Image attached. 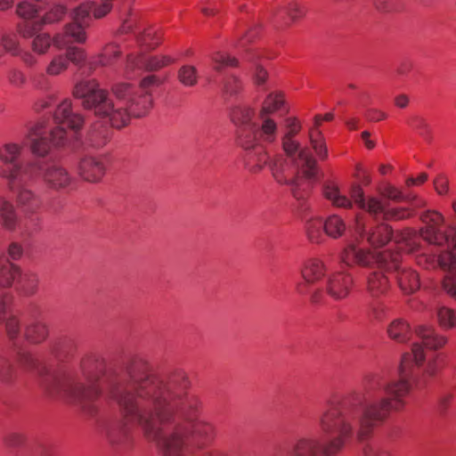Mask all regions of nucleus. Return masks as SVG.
I'll return each instance as SVG.
<instances>
[{
	"label": "nucleus",
	"mask_w": 456,
	"mask_h": 456,
	"mask_svg": "<svg viewBox=\"0 0 456 456\" xmlns=\"http://www.w3.org/2000/svg\"><path fill=\"white\" fill-rule=\"evenodd\" d=\"M422 345L415 343L403 354L398 379H388L385 373L364 377L363 393L352 392L327 402L319 417V428L328 438L322 443L315 436H303L292 448V456H338L353 440L370 438L393 411H401L412 388V379L425 362Z\"/></svg>",
	"instance_id": "obj_1"
},
{
	"label": "nucleus",
	"mask_w": 456,
	"mask_h": 456,
	"mask_svg": "<svg viewBox=\"0 0 456 456\" xmlns=\"http://www.w3.org/2000/svg\"><path fill=\"white\" fill-rule=\"evenodd\" d=\"M81 372L86 387L94 386L100 390L94 402V413L77 406L85 415L94 417L98 413L102 394L100 382L109 399L118 408L120 418L106 427V437L113 450L125 452L133 447L136 426L149 442L158 445L161 439L160 425L173 419V408L163 395L161 374L152 371L145 358L134 355L122 364H109L100 354H87L81 359Z\"/></svg>",
	"instance_id": "obj_2"
},
{
	"label": "nucleus",
	"mask_w": 456,
	"mask_h": 456,
	"mask_svg": "<svg viewBox=\"0 0 456 456\" xmlns=\"http://www.w3.org/2000/svg\"><path fill=\"white\" fill-rule=\"evenodd\" d=\"M163 395L173 410V419L160 425L161 439L171 444L174 436L183 440V450L188 452L192 446L202 448L215 437V427L208 422L194 421L201 403L199 397L189 392L191 382L186 372L175 370L161 374Z\"/></svg>",
	"instance_id": "obj_3"
},
{
	"label": "nucleus",
	"mask_w": 456,
	"mask_h": 456,
	"mask_svg": "<svg viewBox=\"0 0 456 456\" xmlns=\"http://www.w3.org/2000/svg\"><path fill=\"white\" fill-rule=\"evenodd\" d=\"M15 360L21 370L37 373L42 379L46 392L53 397L62 398L80 406L84 411H95L94 400L100 390L95 387H86V382L79 370L63 367L54 374H50L47 366L32 351L22 346H14Z\"/></svg>",
	"instance_id": "obj_4"
},
{
	"label": "nucleus",
	"mask_w": 456,
	"mask_h": 456,
	"mask_svg": "<svg viewBox=\"0 0 456 456\" xmlns=\"http://www.w3.org/2000/svg\"><path fill=\"white\" fill-rule=\"evenodd\" d=\"M73 95L80 99L82 106L93 110L95 116L109 118L113 128H123L128 125L132 117L142 118L152 108L153 100L150 92L137 91L129 98L126 107L114 104L109 93L101 88L95 80L77 83L73 89Z\"/></svg>",
	"instance_id": "obj_5"
},
{
	"label": "nucleus",
	"mask_w": 456,
	"mask_h": 456,
	"mask_svg": "<svg viewBox=\"0 0 456 456\" xmlns=\"http://www.w3.org/2000/svg\"><path fill=\"white\" fill-rule=\"evenodd\" d=\"M340 262L348 267L379 266L396 271V281L399 289L405 295H411L420 288L419 274L409 267H401V255L397 251L384 250L374 253L370 249L355 245L346 247L340 253Z\"/></svg>",
	"instance_id": "obj_6"
},
{
	"label": "nucleus",
	"mask_w": 456,
	"mask_h": 456,
	"mask_svg": "<svg viewBox=\"0 0 456 456\" xmlns=\"http://www.w3.org/2000/svg\"><path fill=\"white\" fill-rule=\"evenodd\" d=\"M54 122L58 125L55 128L46 131L43 123H37L28 130V140L32 154L43 159L51 151L52 147L64 145L67 140L65 127L74 131L79 130L84 125L82 115L74 113L71 109V102L63 100L56 108L53 114Z\"/></svg>",
	"instance_id": "obj_7"
},
{
	"label": "nucleus",
	"mask_w": 456,
	"mask_h": 456,
	"mask_svg": "<svg viewBox=\"0 0 456 456\" xmlns=\"http://www.w3.org/2000/svg\"><path fill=\"white\" fill-rule=\"evenodd\" d=\"M7 189L13 194L14 203L22 215V235L32 237L44 228L42 210L45 201L42 194L24 183L20 178L6 183Z\"/></svg>",
	"instance_id": "obj_8"
},
{
	"label": "nucleus",
	"mask_w": 456,
	"mask_h": 456,
	"mask_svg": "<svg viewBox=\"0 0 456 456\" xmlns=\"http://www.w3.org/2000/svg\"><path fill=\"white\" fill-rule=\"evenodd\" d=\"M420 220L425 224L420 229L421 238L429 244L451 246L452 248L441 252L437 262L439 265L450 272L456 273V238H450L442 231L444 216L436 210H427L420 215Z\"/></svg>",
	"instance_id": "obj_9"
},
{
	"label": "nucleus",
	"mask_w": 456,
	"mask_h": 456,
	"mask_svg": "<svg viewBox=\"0 0 456 456\" xmlns=\"http://www.w3.org/2000/svg\"><path fill=\"white\" fill-rule=\"evenodd\" d=\"M355 229L361 237L366 238L368 242L375 248L385 246L394 238L393 229L390 225L379 224L368 229L360 216H356ZM420 237L421 234H418L415 230L406 228L396 233L395 241L399 245L401 250L414 253L419 248Z\"/></svg>",
	"instance_id": "obj_10"
},
{
	"label": "nucleus",
	"mask_w": 456,
	"mask_h": 456,
	"mask_svg": "<svg viewBox=\"0 0 456 456\" xmlns=\"http://www.w3.org/2000/svg\"><path fill=\"white\" fill-rule=\"evenodd\" d=\"M27 170L30 171L28 177L40 176L45 185L53 191H68L75 183L72 174L58 161L36 159L28 161Z\"/></svg>",
	"instance_id": "obj_11"
},
{
	"label": "nucleus",
	"mask_w": 456,
	"mask_h": 456,
	"mask_svg": "<svg viewBox=\"0 0 456 456\" xmlns=\"http://www.w3.org/2000/svg\"><path fill=\"white\" fill-rule=\"evenodd\" d=\"M354 286L352 275L345 271H337L328 275L325 286L312 290L310 301L320 304L323 301L324 293L336 301L346 299Z\"/></svg>",
	"instance_id": "obj_12"
},
{
	"label": "nucleus",
	"mask_w": 456,
	"mask_h": 456,
	"mask_svg": "<svg viewBox=\"0 0 456 456\" xmlns=\"http://www.w3.org/2000/svg\"><path fill=\"white\" fill-rule=\"evenodd\" d=\"M299 159L302 161L303 175H297L293 179H289L286 184L291 187V193L295 199L304 200L309 196L313 182L316 180L318 167L315 159L308 149L299 152Z\"/></svg>",
	"instance_id": "obj_13"
},
{
	"label": "nucleus",
	"mask_w": 456,
	"mask_h": 456,
	"mask_svg": "<svg viewBox=\"0 0 456 456\" xmlns=\"http://www.w3.org/2000/svg\"><path fill=\"white\" fill-rule=\"evenodd\" d=\"M21 147L16 143H5L0 147V177L9 182L28 176L27 170L28 161L22 164L20 161Z\"/></svg>",
	"instance_id": "obj_14"
},
{
	"label": "nucleus",
	"mask_w": 456,
	"mask_h": 456,
	"mask_svg": "<svg viewBox=\"0 0 456 456\" xmlns=\"http://www.w3.org/2000/svg\"><path fill=\"white\" fill-rule=\"evenodd\" d=\"M327 273L326 265L320 258H310L305 262L301 269V275L304 280L297 285V290L301 295L311 294L310 285L321 281Z\"/></svg>",
	"instance_id": "obj_15"
},
{
	"label": "nucleus",
	"mask_w": 456,
	"mask_h": 456,
	"mask_svg": "<svg viewBox=\"0 0 456 456\" xmlns=\"http://www.w3.org/2000/svg\"><path fill=\"white\" fill-rule=\"evenodd\" d=\"M370 271L366 276V291L374 299H379L387 295L391 283L386 273L391 269H386L374 264L372 266H364Z\"/></svg>",
	"instance_id": "obj_16"
},
{
	"label": "nucleus",
	"mask_w": 456,
	"mask_h": 456,
	"mask_svg": "<svg viewBox=\"0 0 456 456\" xmlns=\"http://www.w3.org/2000/svg\"><path fill=\"white\" fill-rule=\"evenodd\" d=\"M370 215L375 218L382 215L385 221L398 222L412 217L415 215L411 208L386 207L381 200L375 197L370 198Z\"/></svg>",
	"instance_id": "obj_17"
},
{
	"label": "nucleus",
	"mask_w": 456,
	"mask_h": 456,
	"mask_svg": "<svg viewBox=\"0 0 456 456\" xmlns=\"http://www.w3.org/2000/svg\"><path fill=\"white\" fill-rule=\"evenodd\" d=\"M110 124H111L109 121ZM112 125L105 121H96L87 129L82 144L86 149H101L107 145L112 137Z\"/></svg>",
	"instance_id": "obj_18"
},
{
	"label": "nucleus",
	"mask_w": 456,
	"mask_h": 456,
	"mask_svg": "<svg viewBox=\"0 0 456 456\" xmlns=\"http://www.w3.org/2000/svg\"><path fill=\"white\" fill-rule=\"evenodd\" d=\"M14 202L0 193V228L8 232L18 230L22 233V217Z\"/></svg>",
	"instance_id": "obj_19"
},
{
	"label": "nucleus",
	"mask_w": 456,
	"mask_h": 456,
	"mask_svg": "<svg viewBox=\"0 0 456 456\" xmlns=\"http://www.w3.org/2000/svg\"><path fill=\"white\" fill-rule=\"evenodd\" d=\"M105 170L104 162L94 157H85L78 165L79 175L84 180L91 183L99 182L104 175Z\"/></svg>",
	"instance_id": "obj_20"
},
{
	"label": "nucleus",
	"mask_w": 456,
	"mask_h": 456,
	"mask_svg": "<svg viewBox=\"0 0 456 456\" xmlns=\"http://www.w3.org/2000/svg\"><path fill=\"white\" fill-rule=\"evenodd\" d=\"M77 348V343L73 336H61L50 344L51 354L60 362H64L73 356Z\"/></svg>",
	"instance_id": "obj_21"
},
{
	"label": "nucleus",
	"mask_w": 456,
	"mask_h": 456,
	"mask_svg": "<svg viewBox=\"0 0 456 456\" xmlns=\"http://www.w3.org/2000/svg\"><path fill=\"white\" fill-rule=\"evenodd\" d=\"M270 158L265 148L256 146L247 151L245 156V164L250 173L257 174L269 165Z\"/></svg>",
	"instance_id": "obj_22"
},
{
	"label": "nucleus",
	"mask_w": 456,
	"mask_h": 456,
	"mask_svg": "<svg viewBox=\"0 0 456 456\" xmlns=\"http://www.w3.org/2000/svg\"><path fill=\"white\" fill-rule=\"evenodd\" d=\"M387 334L391 340L403 344L408 342L411 338L412 330L406 320L397 318L388 324L387 328Z\"/></svg>",
	"instance_id": "obj_23"
},
{
	"label": "nucleus",
	"mask_w": 456,
	"mask_h": 456,
	"mask_svg": "<svg viewBox=\"0 0 456 456\" xmlns=\"http://www.w3.org/2000/svg\"><path fill=\"white\" fill-rule=\"evenodd\" d=\"M258 125L240 126L237 128V143L240 147L243 148L246 151L256 148V146H262L259 142L260 138L258 136Z\"/></svg>",
	"instance_id": "obj_24"
},
{
	"label": "nucleus",
	"mask_w": 456,
	"mask_h": 456,
	"mask_svg": "<svg viewBox=\"0 0 456 456\" xmlns=\"http://www.w3.org/2000/svg\"><path fill=\"white\" fill-rule=\"evenodd\" d=\"M415 332L421 339L422 345L429 349H439L447 342V338L444 336L439 335L434 328L429 326H419Z\"/></svg>",
	"instance_id": "obj_25"
},
{
	"label": "nucleus",
	"mask_w": 456,
	"mask_h": 456,
	"mask_svg": "<svg viewBox=\"0 0 456 456\" xmlns=\"http://www.w3.org/2000/svg\"><path fill=\"white\" fill-rule=\"evenodd\" d=\"M322 194L336 208H351L352 200L341 194L339 187L332 181H326L322 185Z\"/></svg>",
	"instance_id": "obj_26"
},
{
	"label": "nucleus",
	"mask_w": 456,
	"mask_h": 456,
	"mask_svg": "<svg viewBox=\"0 0 456 456\" xmlns=\"http://www.w3.org/2000/svg\"><path fill=\"white\" fill-rule=\"evenodd\" d=\"M38 284L39 279L37 273L30 271L20 272L15 289L19 294L25 297H31L37 292Z\"/></svg>",
	"instance_id": "obj_27"
},
{
	"label": "nucleus",
	"mask_w": 456,
	"mask_h": 456,
	"mask_svg": "<svg viewBox=\"0 0 456 456\" xmlns=\"http://www.w3.org/2000/svg\"><path fill=\"white\" fill-rule=\"evenodd\" d=\"M49 336L48 325L42 321H34L24 329L25 339L33 345H39L45 341Z\"/></svg>",
	"instance_id": "obj_28"
},
{
	"label": "nucleus",
	"mask_w": 456,
	"mask_h": 456,
	"mask_svg": "<svg viewBox=\"0 0 456 456\" xmlns=\"http://www.w3.org/2000/svg\"><path fill=\"white\" fill-rule=\"evenodd\" d=\"M408 125L425 142L430 143L434 139V131L428 118L419 114H414L408 119Z\"/></svg>",
	"instance_id": "obj_29"
},
{
	"label": "nucleus",
	"mask_w": 456,
	"mask_h": 456,
	"mask_svg": "<svg viewBox=\"0 0 456 456\" xmlns=\"http://www.w3.org/2000/svg\"><path fill=\"white\" fill-rule=\"evenodd\" d=\"M20 269L6 258L0 259V286L11 287L14 281L17 282Z\"/></svg>",
	"instance_id": "obj_30"
},
{
	"label": "nucleus",
	"mask_w": 456,
	"mask_h": 456,
	"mask_svg": "<svg viewBox=\"0 0 456 456\" xmlns=\"http://www.w3.org/2000/svg\"><path fill=\"white\" fill-rule=\"evenodd\" d=\"M254 116V109L248 106H235L231 111V120L237 128L256 125V123L252 121Z\"/></svg>",
	"instance_id": "obj_31"
},
{
	"label": "nucleus",
	"mask_w": 456,
	"mask_h": 456,
	"mask_svg": "<svg viewBox=\"0 0 456 456\" xmlns=\"http://www.w3.org/2000/svg\"><path fill=\"white\" fill-rule=\"evenodd\" d=\"M183 445V440L175 436L171 444L163 439L159 440L156 448L160 456H185Z\"/></svg>",
	"instance_id": "obj_32"
},
{
	"label": "nucleus",
	"mask_w": 456,
	"mask_h": 456,
	"mask_svg": "<svg viewBox=\"0 0 456 456\" xmlns=\"http://www.w3.org/2000/svg\"><path fill=\"white\" fill-rule=\"evenodd\" d=\"M162 36L161 28L157 27H149L138 35L137 42L146 49L152 50L160 45Z\"/></svg>",
	"instance_id": "obj_33"
},
{
	"label": "nucleus",
	"mask_w": 456,
	"mask_h": 456,
	"mask_svg": "<svg viewBox=\"0 0 456 456\" xmlns=\"http://www.w3.org/2000/svg\"><path fill=\"white\" fill-rule=\"evenodd\" d=\"M111 91L117 98L114 104L126 107L129 103V98H133L138 89L135 85L131 83H117L112 86Z\"/></svg>",
	"instance_id": "obj_34"
},
{
	"label": "nucleus",
	"mask_w": 456,
	"mask_h": 456,
	"mask_svg": "<svg viewBox=\"0 0 456 456\" xmlns=\"http://www.w3.org/2000/svg\"><path fill=\"white\" fill-rule=\"evenodd\" d=\"M285 104L284 94L281 92L269 94L263 102L259 117L264 118L280 110Z\"/></svg>",
	"instance_id": "obj_35"
},
{
	"label": "nucleus",
	"mask_w": 456,
	"mask_h": 456,
	"mask_svg": "<svg viewBox=\"0 0 456 456\" xmlns=\"http://www.w3.org/2000/svg\"><path fill=\"white\" fill-rule=\"evenodd\" d=\"M323 224L325 234L332 239L340 238L346 230V223L338 215L330 216Z\"/></svg>",
	"instance_id": "obj_36"
},
{
	"label": "nucleus",
	"mask_w": 456,
	"mask_h": 456,
	"mask_svg": "<svg viewBox=\"0 0 456 456\" xmlns=\"http://www.w3.org/2000/svg\"><path fill=\"white\" fill-rule=\"evenodd\" d=\"M121 56V51L116 45H106L95 61L90 62L91 67L108 66Z\"/></svg>",
	"instance_id": "obj_37"
},
{
	"label": "nucleus",
	"mask_w": 456,
	"mask_h": 456,
	"mask_svg": "<svg viewBox=\"0 0 456 456\" xmlns=\"http://www.w3.org/2000/svg\"><path fill=\"white\" fill-rule=\"evenodd\" d=\"M211 66L214 70L221 72L228 67H237L238 60L231 57L228 53L223 51H216L210 55Z\"/></svg>",
	"instance_id": "obj_38"
},
{
	"label": "nucleus",
	"mask_w": 456,
	"mask_h": 456,
	"mask_svg": "<svg viewBox=\"0 0 456 456\" xmlns=\"http://www.w3.org/2000/svg\"><path fill=\"white\" fill-rule=\"evenodd\" d=\"M309 139L314 152L321 160H325L328 158V149L324 137L321 131L315 128H311L309 131Z\"/></svg>",
	"instance_id": "obj_39"
},
{
	"label": "nucleus",
	"mask_w": 456,
	"mask_h": 456,
	"mask_svg": "<svg viewBox=\"0 0 456 456\" xmlns=\"http://www.w3.org/2000/svg\"><path fill=\"white\" fill-rule=\"evenodd\" d=\"M305 231L312 243H321L323 240L324 224L322 218L316 217L307 221Z\"/></svg>",
	"instance_id": "obj_40"
},
{
	"label": "nucleus",
	"mask_w": 456,
	"mask_h": 456,
	"mask_svg": "<svg viewBox=\"0 0 456 456\" xmlns=\"http://www.w3.org/2000/svg\"><path fill=\"white\" fill-rule=\"evenodd\" d=\"M260 118L262 119L261 126H258V136L260 140L265 142H274L278 130L276 122L273 118H268V116H265L264 118Z\"/></svg>",
	"instance_id": "obj_41"
},
{
	"label": "nucleus",
	"mask_w": 456,
	"mask_h": 456,
	"mask_svg": "<svg viewBox=\"0 0 456 456\" xmlns=\"http://www.w3.org/2000/svg\"><path fill=\"white\" fill-rule=\"evenodd\" d=\"M45 1V0H21L17 4L16 12L20 17L25 20H30L35 17L41 8V4Z\"/></svg>",
	"instance_id": "obj_42"
},
{
	"label": "nucleus",
	"mask_w": 456,
	"mask_h": 456,
	"mask_svg": "<svg viewBox=\"0 0 456 456\" xmlns=\"http://www.w3.org/2000/svg\"><path fill=\"white\" fill-rule=\"evenodd\" d=\"M269 167L274 179L281 184L289 183L284 175L285 167L288 166L286 159L281 155L276 156L272 161H269Z\"/></svg>",
	"instance_id": "obj_43"
},
{
	"label": "nucleus",
	"mask_w": 456,
	"mask_h": 456,
	"mask_svg": "<svg viewBox=\"0 0 456 456\" xmlns=\"http://www.w3.org/2000/svg\"><path fill=\"white\" fill-rule=\"evenodd\" d=\"M306 12V10L304 6H301L299 4L296 2H291L288 4L287 7H281L277 10L275 13L277 18L283 19L284 15H288L289 19L294 21L297 19L302 18Z\"/></svg>",
	"instance_id": "obj_44"
},
{
	"label": "nucleus",
	"mask_w": 456,
	"mask_h": 456,
	"mask_svg": "<svg viewBox=\"0 0 456 456\" xmlns=\"http://www.w3.org/2000/svg\"><path fill=\"white\" fill-rule=\"evenodd\" d=\"M439 325L444 330L456 328V311L442 306L437 310Z\"/></svg>",
	"instance_id": "obj_45"
},
{
	"label": "nucleus",
	"mask_w": 456,
	"mask_h": 456,
	"mask_svg": "<svg viewBox=\"0 0 456 456\" xmlns=\"http://www.w3.org/2000/svg\"><path fill=\"white\" fill-rule=\"evenodd\" d=\"M19 52V43L14 35L4 34L0 37V59L7 53L16 56Z\"/></svg>",
	"instance_id": "obj_46"
},
{
	"label": "nucleus",
	"mask_w": 456,
	"mask_h": 456,
	"mask_svg": "<svg viewBox=\"0 0 456 456\" xmlns=\"http://www.w3.org/2000/svg\"><path fill=\"white\" fill-rule=\"evenodd\" d=\"M177 77L184 86H194L198 82L197 69L194 66H182L178 70Z\"/></svg>",
	"instance_id": "obj_47"
},
{
	"label": "nucleus",
	"mask_w": 456,
	"mask_h": 456,
	"mask_svg": "<svg viewBox=\"0 0 456 456\" xmlns=\"http://www.w3.org/2000/svg\"><path fill=\"white\" fill-rule=\"evenodd\" d=\"M174 61L175 60L168 55H154L145 60L144 68L148 71H157Z\"/></svg>",
	"instance_id": "obj_48"
},
{
	"label": "nucleus",
	"mask_w": 456,
	"mask_h": 456,
	"mask_svg": "<svg viewBox=\"0 0 456 456\" xmlns=\"http://www.w3.org/2000/svg\"><path fill=\"white\" fill-rule=\"evenodd\" d=\"M282 149L286 155L293 158L297 153V161L300 167H302V161L299 159V152L305 148L300 149V143L295 140V137L283 135L281 138Z\"/></svg>",
	"instance_id": "obj_49"
},
{
	"label": "nucleus",
	"mask_w": 456,
	"mask_h": 456,
	"mask_svg": "<svg viewBox=\"0 0 456 456\" xmlns=\"http://www.w3.org/2000/svg\"><path fill=\"white\" fill-rule=\"evenodd\" d=\"M67 13V7L63 4H54L42 18L43 24H53L62 20Z\"/></svg>",
	"instance_id": "obj_50"
},
{
	"label": "nucleus",
	"mask_w": 456,
	"mask_h": 456,
	"mask_svg": "<svg viewBox=\"0 0 456 456\" xmlns=\"http://www.w3.org/2000/svg\"><path fill=\"white\" fill-rule=\"evenodd\" d=\"M381 194L394 202H404L405 200L411 199L410 196H407V193H403L402 190L390 183H387L382 187Z\"/></svg>",
	"instance_id": "obj_51"
},
{
	"label": "nucleus",
	"mask_w": 456,
	"mask_h": 456,
	"mask_svg": "<svg viewBox=\"0 0 456 456\" xmlns=\"http://www.w3.org/2000/svg\"><path fill=\"white\" fill-rule=\"evenodd\" d=\"M54 40L55 37L52 38L47 33L38 34L35 37L32 42L33 51L40 54L45 53L50 47L51 44H53V45L56 46Z\"/></svg>",
	"instance_id": "obj_52"
},
{
	"label": "nucleus",
	"mask_w": 456,
	"mask_h": 456,
	"mask_svg": "<svg viewBox=\"0 0 456 456\" xmlns=\"http://www.w3.org/2000/svg\"><path fill=\"white\" fill-rule=\"evenodd\" d=\"M65 47H67V49L63 55L68 59V64L72 62L77 66H80L85 62L86 54L84 49L77 46H69V44L65 45ZM62 48H64V46Z\"/></svg>",
	"instance_id": "obj_53"
},
{
	"label": "nucleus",
	"mask_w": 456,
	"mask_h": 456,
	"mask_svg": "<svg viewBox=\"0 0 456 456\" xmlns=\"http://www.w3.org/2000/svg\"><path fill=\"white\" fill-rule=\"evenodd\" d=\"M350 196L360 209L365 210L370 214V198L368 200H365L364 191L361 185L354 184L350 191Z\"/></svg>",
	"instance_id": "obj_54"
},
{
	"label": "nucleus",
	"mask_w": 456,
	"mask_h": 456,
	"mask_svg": "<svg viewBox=\"0 0 456 456\" xmlns=\"http://www.w3.org/2000/svg\"><path fill=\"white\" fill-rule=\"evenodd\" d=\"M69 67L68 59L62 55L55 56L46 68V73L50 76H57Z\"/></svg>",
	"instance_id": "obj_55"
},
{
	"label": "nucleus",
	"mask_w": 456,
	"mask_h": 456,
	"mask_svg": "<svg viewBox=\"0 0 456 456\" xmlns=\"http://www.w3.org/2000/svg\"><path fill=\"white\" fill-rule=\"evenodd\" d=\"M4 322L7 337L12 342V346L14 347L16 346L14 341L18 338L20 333V321L16 316L10 315Z\"/></svg>",
	"instance_id": "obj_56"
},
{
	"label": "nucleus",
	"mask_w": 456,
	"mask_h": 456,
	"mask_svg": "<svg viewBox=\"0 0 456 456\" xmlns=\"http://www.w3.org/2000/svg\"><path fill=\"white\" fill-rule=\"evenodd\" d=\"M242 89L241 81L234 76L227 77L224 84L223 93L224 95L234 96Z\"/></svg>",
	"instance_id": "obj_57"
},
{
	"label": "nucleus",
	"mask_w": 456,
	"mask_h": 456,
	"mask_svg": "<svg viewBox=\"0 0 456 456\" xmlns=\"http://www.w3.org/2000/svg\"><path fill=\"white\" fill-rule=\"evenodd\" d=\"M434 189L436 193L440 196H445L449 192V179L446 175L441 173L438 174L434 181Z\"/></svg>",
	"instance_id": "obj_58"
},
{
	"label": "nucleus",
	"mask_w": 456,
	"mask_h": 456,
	"mask_svg": "<svg viewBox=\"0 0 456 456\" xmlns=\"http://www.w3.org/2000/svg\"><path fill=\"white\" fill-rule=\"evenodd\" d=\"M39 29L40 24L30 20L23 21L18 26V31L23 37H32Z\"/></svg>",
	"instance_id": "obj_59"
},
{
	"label": "nucleus",
	"mask_w": 456,
	"mask_h": 456,
	"mask_svg": "<svg viewBox=\"0 0 456 456\" xmlns=\"http://www.w3.org/2000/svg\"><path fill=\"white\" fill-rule=\"evenodd\" d=\"M5 446L8 448H19L25 443V437L20 433H9L4 439Z\"/></svg>",
	"instance_id": "obj_60"
},
{
	"label": "nucleus",
	"mask_w": 456,
	"mask_h": 456,
	"mask_svg": "<svg viewBox=\"0 0 456 456\" xmlns=\"http://www.w3.org/2000/svg\"><path fill=\"white\" fill-rule=\"evenodd\" d=\"M161 84L160 78L156 75H149L141 80L140 86H137L138 91L144 93L150 92V88L158 86Z\"/></svg>",
	"instance_id": "obj_61"
},
{
	"label": "nucleus",
	"mask_w": 456,
	"mask_h": 456,
	"mask_svg": "<svg viewBox=\"0 0 456 456\" xmlns=\"http://www.w3.org/2000/svg\"><path fill=\"white\" fill-rule=\"evenodd\" d=\"M7 79L11 85L16 87L23 86L26 82L25 75L17 69H12L8 71Z\"/></svg>",
	"instance_id": "obj_62"
},
{
	"label": "nucleus",
	"mask_w": 456,
	"mask_h": 456,
	"mask_svg": "<svg viewBox=\"0 0 456 456\" xmlns=\"http://www.w3.org/2000/svg\"><path fill=\"white\" fill-rule=\"evenodd\" d=\"M363 456H391V453L387 449L374 444H366L362 448Z\"/></svg>",
	"instance_id": "obj_63"
},
{
	"label": "nucleus",
	"mask_w": 456,
	"mask_h": 456,
	"mask_svg": "<svg viewBox=\"0 0 456 456\" xmlns=\"http://www.w3.org/2000/svg\"><path fill=\"white\" fill-rule=\"evenodd\" d=\"M35 456H53L54 447L52 444L47 442H42L37 444L33 450Z\"/></svg>",
	"instance_id": "obj_64"
}]
</instances>
